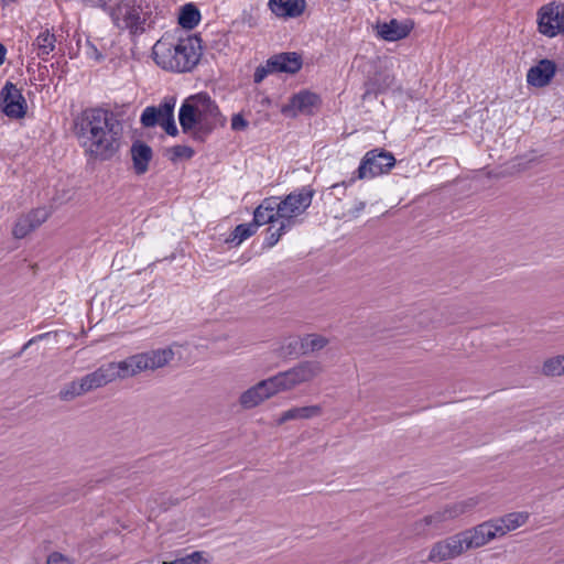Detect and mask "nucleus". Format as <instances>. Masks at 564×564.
<instances>
[{
    "instance_id": "nucleus-1",
    "label": "nucleus",
    "mask_w": 564,
    "mask_h": 564,
    "mask_svg": "<svg viewBox=\"0 0 564 564\" xmlns=\"http://www.w3.org/2000/svg\"><path fill=\"white\" fill-rule=\"evenodd\" d=\"M182 131L204 141L215 129L224 127L226 118L207 93L186 98L178 110Z\"/></svg>"
},
{
    "instance_id": "nucleus-2",
    "label": "nucleus",
    "mask_w": 564,
    "mask_h": 564,
    "mask_svg": "<svg viewBox=\"0 0 564 564\" xmlns=\"http://www.w3.org/2000/svg\"><path fill=\"white\" fill-rule=\"evenodd\" d=\"M152 54L154 62L163 69L191 72L202 56V40L197 35H189L174 43L163 36L154 44Z\"/></svg>"
},
{
    "instance_id": "nucleus-3",
    "label": "nucleus",
    "mask_w": 564,
    "mask_h": 564,
    "mask_svg": "<svg viewBox=\"0 0 564 564\" xmlns=\"http://www.w3.org/2000/svg\"><path fill=\"white\" fill-rule=\"evenodd\" d=\"M162 13L160 11L154 15L148 6L143 8L137 0H118L113 8L108 10L113 25L121 31H128L133 37L154 28L158 14Z\"/></svg>"
},
{
    "instance_id": "nucleus-4",
    "label": "nucleus",
    "mask_w": 564,
    "mask_h": 564,
    "mask_svg": "<svg viewBox=\"0 0 564 564\" xmlns=\"http://www.w3.org/2000/svg\"><path fill=\"white\" fill-rule=\"evenodd\" d=\"M104 107L85 109L75 120V131L79 138L93 141H121V126L111 123Z\"/></svg>"
},
{
    "instance_id": "nucleus-5",
    "label": "nucleus",
    "mask_w": 564,
    "mask_h": 564,
    "mask_svg": "<svg viewBox=\"0 0 564 564\" xmlns=\"http://www.w3.org/2000/svg\"><path fill=\"white\" fill-rule=\"evenodd\" d=\"M395 162L391 152L382 148L372 149L364 155L352 176L348 181L334 184L333 188L352 184L356 180H370L387 174L395 165Z\"/></svg>"
},
{
    "instance_id": "nucleus-6",
    "label": "nucleus",
    "mask_w": 564,
    "mask_h": 564,
    "mask_svg": "<svg viewBox=\"0 0 564 564\" xmlns=\"http://www.w3.org/2000/svg\"><path fill=\"white\" fill-rule=\"evenodd\" d=\"M176 98L166 96L159 106H148L143 109L140 122L144 128L162 127L165 133L172 138L177 137L178 130L174 120Z\"/></svg>"
},
{
    "instance_id": "nucleus-7",
    "label": "nucleus",
    "mask_w": 564,
    "mask_h": 564,
    "mask_svg": "<svg viewBox=\"0 0 564 564\" xmlns=\"http://www.w3.org/2000/svg\"><path fill=\"white\" fill-rule=\"evenodd\" d=\"M174 355L171 347H164L129 356L122 361L129 378L145 370L163 368L174 359Z\"/></svg>"
},
{
    "instance_id": "nucleus-8",
    "label": "nucleus",
    "mask_w": 564,
    "mask_h": 564,
    "mask_svg": "<svg viewBox=\"0 0 564 564\" xmlns=\"http://www.w3.org/2000/svg\"><path fill=\"white\" fill-rule=\"evenodd\" d=\"M314 195L315 189L307 185L291 192L283 199L276 197L281 220L291 221L293 227L296 217L311 206Z\"/></svg>"
},
{
    "instance_id": "nucleus-9",
    "label": "nucleus",
    "mask_w": 564,
    "mask_h": 564,
    "mask_svg": "<svg viewBox=\"0 0 564 564\" xmlns=\"http://www.w3.org/2000/svg\"><path fill=\"white\" fill-rule=\"evenodd\" d=\"M118 378H128V372L126 371V366L123 365L122 360L118 362L112 361L101 365L98 369L90 373H87L80 379L87 392H90L93 390L107 386L108 383L115 381Z\"/></svg>"
},
{
    "instance_id": "nucleus-10",
    "label": "nucleus",
    "mask_w": 564,
    "mask_h": 564,
    "mask_svg": "<svg viewBox=\"0 0 564 564\" xmlns=\"http://www.w3.org/2000/svg\"><path fill=\"white\" fill-rule=\"evenodd\" d=\"M478 503V497H470L462 501L448 503L432 514L425 516L422 520H420V523H423L424 525H432L434 528H441L445 522L454 520L459 516L471 511Z\"/></svg>"
},
{
    "instance_id": "nucleus-11",
    "label": "nucleus",
    "mask_w": 564,
    "mask_h": 564,
    "mask_svg": "<svg viewBox=\"0 0 564 564\" xmlns=\"http://www.w3.org/2000/svg\"><path fill=\"white\" fill-rule=\"evenodd\" d=\"M538 28L540 33L549 37L564 33V8L551 2L543 6L538 13Z\"/></svg>"
},
{
    "instance_id": "nucleus-12",
    "label": "nucleus",
    "mask_w": 564,
    "mask_h": 564,
    "mask_svg": "<svg viewBox=\"0 0 564 564\" xmlns=\"http://www.w3.org/2000/svg\"><path fill=\"white\" fill-rule=\"evenodd\" d=\"M0 108L10 118H22L26 113V101L20 89L7 82L0 91Z\"/></svg>"
},
{
    "instance_id": "nucleus-13",
    "label": "nucleus",
    "mask_w": 564,
    "mask_h": 564,
    "mask_svg": "<svg viewBox=\"0 0 564 564\" xmlns=\"http://www.w3.org/2000/svg\"><path fill=\"white\" fill-rule=\"evenodd\" d=\"M321 97L310 90H301L293 95L286 105L282 107V113L295 117L297 113L313 115L321 106Z\"/></svg>"
},
{
    "instance_id": "nucleus-14",
    "label": "nucleus",
    "mask_w": 564,
    "mask_h": 564,
    "mask_svg": "<svg viewBox=\"0 0 564 564\" xmlns=\"http://www.w3.org/2000/svg\"><path fill=\"white\" fill-rule=\"evenodd\" d=\"M462 539L458 533L434 543L430 550L427 560L430 562H443L455 558L465 552Z\"/></svg>"
},
{
    "instance_id": "nucleus-15",
    "label": "nucleus",
    "mask_w": 564,
    "mask_h": 564,
    "mask_svg": "<svg viewBox=\"0 0 564 564\" xmlns=\"http://www.w3.org/2000/svg\"><path fill=\"white\" fill-rule=\"evenodd\" d=\"M51 213L46 207L32 209L30 213L22 215L14 224L12 235L17 239L25 238L30 232L39 228L47 220Z\"/></svg>"
},
{
    "instance_id": "nucleus-16",
    "label": "nucleus",
    "mask_w": 564,
    "mask_h": 564,
    "mask_svg": "<svg viewBox=\"0 0 564 564\" xmlns=\"http://www.w3.org/2000/svg\"><path fill=\"white\" fill-rule=\"evenodd\" d=\"M130 108L129 104H113L111 108L107 109V115H109L111 123L118 122L121 126V139L131 132L130 138L132 141H140L137 138V130H132L134 112L130 113Z\"/></svg>"
},
{
    "instance_id": "nucleus-17",
    "label": "nucleus",
    "mask_w": 564,
    "mask_h": 564,
    "mask_svg": "<svg viewBox=\"0 0 564 564\" xmlns=\"http://www.w3.org/2000/svg\"><path fill=\"white\" fill-rule=\"evenodd\" d=\"M268 59L273 73L296 74L303 65L302 55L297 52L279 53Z\"/></svg>"
},
{
    "instance_id": "nucleus-18",
    "label": "nucleus",
    "mask_w": 564,
    "mask_h": 564,
    "mask_svg": "<svg viewBox=\"0 0 564 564\" xmlns=\"http://www.w3.org/2000/svg\"><path fill=\"white\" fill-rule=\"evenodd\" d=\"M488 528H490L489 523L484 521L473 528L458 532L465 550L478 549L490 542L491 534Z\"/></svg>"
},
{
    "instance_id": "nucleus-19",
    "label": "nucleus",
    "mask_w": 564,
    "mask_h": 564,
    "mask_svg": "<svg viewBox=\"0 0 564 564\" xmlns=\"http://www.w3.org/2000/svg\"><path fill=\"white\" fill-rule=\"evenodd\" d=\"M556 72V64L547 58L541 59L527 74V82L533 87H544L551 83Z\"/></svg>"
},
{
    "instance_id": "nucleus-20",
    "label": "nucleus",
    "mask_w": 564,
    "mask_h": 564,
    "mask_svg": "<svg viewBox=\"0 0 564 564\" xmlns=\"http://www.w3.org/2000/svg\"><path fill=\"white\" fill-rule=\"evenodd\" d=\"M412 29V24L408 21L401 22L397 19H391L388 22H378L376 24L377 35L389 42H394L406 37Z\"/></svg>"
},
{
    "instance_id": "nucleus-21",
    "label": "nucleus",
    "mask_w": 564,
    "mask_h": 564,
    "mask_svg": "<svg viewBox=\"0 0 564 564\" xmlns=\"http://www.w3.org/2000/svg\"><path fill=\"white\" fill-rule=\"evenodd\" d=\"M394 83V76L388 70H377L366 83L362 100L376 97L389 90Z\"/></svg>"
},
{
    "instance_id": "nucleus-22",
    "label": "nucleus",
    "mask_w": 564,
    "mask_h": 564,
    "mask_svg": "<svg viewBox=\"0 0 564 564\" xmlns=\"http://www.w3.org/2000/svg\"><path fill=\"white\" fill-rule=\"evenodd\" d=\"M280 218V212L276 203V197L271 196L264 198L261 204L254 209L252 223L257 229L267 224H273Z\"/></svg>"
},
{
    "instance_id": "nucleus-23",
    "label": "nucleus",
    "mask_w": 564,
    "mask_h": 564,
    "mask_svg": "<svg viewBox=\"0 0 564 564\" xmlns=\"http://www.w3.org/2000/svg\"><path fill=\"white\" fill-rule=\"evenodd\" d=\"M268 7L278 18H297L306 8L305 0H269Z\"/></svg>"
},
{
    "instance_id": "nucleus-24",
    "label": "nucleus",
    "mask_w": 564,
    "mask_h": 564,
    "mask_svg": "<svg viewBox=\"0 0 564 564\" xmlns=\"http://www.w3.org/2000/svg\"><path fill=\"white\" fill-rule=\"evenodd\" d=\"M288 371L295 387L300 383L311 381L318 376L322 372V365L319 361L306 360L297 364Z\"/></svg>"
},
{
    "instance_id": "nucleus-25",
    "label": "nucleus",
    "mask_w": 564,
    "mask_h": 564,
    "mask_svg": "<svg viewBox=\"0 0 564 564\" xmlns=\"http://www.w3.org/2000/svg\"><path fill=\"white\" fill-rule=\"evenodd\" d=\"M131 160L133 172L137 175H143L149 170V164L153 159V151L148 143H132Z\"/></svg>"
},
{
    "instance_id": "nucleus-26",
    "label": "nucleus",
    "mask_w": 564,
    "mask_h": 564,
    "mask_svg": "<svg viewBox=\"0 0 564 564\" xmlns=\"http://www.w3.org/2000/svg\"><path fill=\"white\" fill-rule=\"evenodd\" d=\"M120 143H83L88 164L110 160L119 150Z\"/></svg>"
},
{
    "instance_id": "nucleus-27",
    "label": "nucleus",
    "mask_w": 564,
    "mask_h": 564,
    "mask_svg": "<svg viewBox=\"0 0 564 564\" xmlns=\"http://www.w3.org/2000/svg\"><path fill=\"white\" fill-rule=\"evenodd\" d=\"M270 398L262 380L241 393L239 402L245 409H252Z\"/></svg>"
},
{
    "instance_id": "nucleus-28",
    "label": "nucleus",
    "mask_w": 564,
    "mask_h": 564,
    "mask_svg": "<svg viewBox=\"0 0 564 564\" xmlns=\"http://www.w3.org/2000/svg\"><path fill=\"white\" fill-rule=\"evenodd\" d=\"M322 406L318 404L295 406L284 411L278 420L279 424H283L291 420H307L321 415Z\"/></svg>"
},
{
    "instance_id": "nucleus-29",
    "label": "nucleus",
    "mask_w": 564,
    "mask_h": 564,
    "mask_svg": "<svg viewBox=\"0 0 564 564\" xmlns=\"http://www.w3.org/2000/svg\"><path fill=\"white\" fill-rule=\"evenodd\" d=\"M262 382H264V387L270 393V397L281 391H286L294 388V384L288 370L279 372L275 376H272L268 379H264L262 380Z\"/></svg>"
},
{
    "instance_id": "nucleus-30",
    "label": "nucleus",
    "mask_w": 564,
    "mask_h": 564,
    "mask_svg": "<svg viewBox=\"0 0 564 564\" xmlns=\"http://www.w3.org/2000/svg\"><path fill=\"white\" fill-rule=\"evenodd\" d=\"M200 21V12L194 3H186L181 8L178 24L186 30H193Z\"/></svg>"
},
{
    "instance_id": "nucleus-31",
    "label": "nucleus",
    "mask_w": 564,
    "mask_h": 564,
    "mask_svg": "<svg viewBox=\"0 0 564 564\" xmlns=\"http://www.w3.org/2000/svg\"><path fill=\"white\" fill-rule=\"evenodd\" d=\"M55 43V34L45 29L36 36L33 45L37 47V56L45 61L46 56L54 51Z\"/></svg>"
},
{
    "instance_id": "nucleus-32",
    "label": "nucleus",
    "mask_w": 564,
    "mask_h": 564,
    "mask_svg": "<svg viewBox=\"0 0 564 564\" xmlns=\"http://www.w3.org/2000/svg\"><path fill=\"white\" fill-rule=\"evenodd\" d=\"M257 227L253 223L248 224H239L232 230L230 236L226 239L227 243H235V246H239L242 241L253 236L257 232Z\"/></svg>"
},
{
    "instance_id": "nucleus-33",
    "label": "nucleus",
    "mask_w": 564,
    "mask_h": 564,
    "mask_svg": "<svg viewBox=\"0 0 564 564\" xmlns=\"http://www.w3.org/2000/svg\"><path fill=\"white\" fill-rule=\"evenodd\" d=\"M530 514L524 511L510 512L499 518V522L505 523V528L513 531L525 524Z\"/></svg>"
},
{
    "instance_id": "nucleus-34",
    "label": "nucleus",
    "mask_w": 564,
    "mask_h": 564,
    "mask_svg": "<svg viewBox=\"0 0 564 564\" xmlns=\"http://www.w3.org/2000/svg\"><path fill=\"white\" fill-rule=\"evenodd\" d=\"M291 228V221L289 220H281L280 226L275 230H273L272 227H269L267 229V236L263 241V248L270 249L275 246L280 238Z\"/></svg>"
},
{
    "instance_id": "nucleus-35",
    "label": "nucleus",
    "mask_w": 564,
    "mask_h": 564,
    "mask_svg": "<svg viewBox=\"0 0 564 564\" xmlns=\"http://www.w3.org/2000/svg\"><path fill=\"white\" fill-rule=\"evenodd\" d=\"M87 393V390L82 381V379L74 380L66 384L58 392V397L63 401H70L76 397Z\"/></svg>"
},
{
    "instance_id": "nucleus-36",
    "label": "nucleus",
    "mask_w": 564,
    "mask_h": 564,
    "mask_svg": "<svg viewBox=\"0 0 564 564\" xmlns=\"http://www.w3.org/2000/svg\"><path fill=\"white\" fill-rule=\"evenodd\" d=\"M166 152L173 163L191 160L195 154V150L185 144H175L169 148Z\"/></svg>"
},
{
    "instance_id": "nucleus-37",
    "label": "nucleus",
    "mask_w": 564,
    "mask_h": 564,
    "mask_svg": "<svg viewBox=\"0 0 564 564\" xmlns=\"http://www.w3.org/2000/svg\"><path fill=\"white\" fill-rule=\"evenodd\" d=\"M536 159V155H533L532 153L516 156L508 162L507 171L510 173L525 171L531 167V164L535 162Z\"/></svg>"
},
{
    "instance_id": "nucleus-38",
    "label": "nucleus",
    "mask_w": 564,
    "mask_h": 564,
    "mask_svg": "<svg viewBox=\"0 0 564 564\" xmlns=\"http://www.w3.org/2000/svg\"><path fill=\"white\" fill-rule=\"evenodd\" d=\"M543 373L546 376L564 375V355L550 358L546 361H544Z\"/></svg>"
},
{
    "instance_id": "nucleus-39",
    "label": "nucleus",
    "mask_w": 564,
    "mask_h": 564,
    "mask_svg": "<svg viewBox=\"0 0 564 564\" xmlns=\"http://www.w3.org/2000/svg\"><path fill=\"white\" fill-rule=\"evenodd\" d=\"M281 355L283 356H302L303 355V344H301L300 337H290L285 343L281 346Z\"/></svg>"
},
{
    "instance_id": "nucleus-40",
    "label": "nucleus",
    "mask_w": 564,
    "mask_h": 564,
    "mask_svg": "<svg viewBox=\"0 0 564 564\" xmlns=\"http://www.w3.org/2000/svg\"><path fill=\"white\" fill-rule=\"evenodd\" d=\"M163 564H209V561L204 556V552L194 551L173 561L163 562Z\"/></svg>"
},
{
    "instance_id": "nucleus-41",
    "label": "nucleus",
    "mask_w": 564,
    "mask_h": 564,
    "mask_svg": "<svg viewBox=\"0 0 564 564\" xmlns=\"http://www.w3.org/2000/svg\"><path fill=\"white\" fill-rule=\"evenodd\" d=\"M486 522L489 523V525H490V528H488V530L491 534L490 535L491 541L497 538H501V536L506 535L508 532H510L509 530H507L505 528V523L499 522V518L490 519Z\"/></svg>"
},
{
    "instance_id": "nucleus-42",
    "label": "nucleus",
    "mask_w": 564,
    "mask_h": 564,
    "mask_svg": "<svg viewBox=\"0 0 564 564\" xmlns=\"http://www.w3.org/2000/svg\"><path fill=\"white\" fill-rule=\"evenodd\" d=\"M269 74H274L273 69L269 66V59H267L264 65H260L256 68L253 74V82L256 84L261 83Z\"/></svg>"
},
{
    "instance_id": "nucleus-43",
    "label": "nucleus",
    "mask_w": 564,
    "mask_h": 564,
    "mask_svg": "<svg viewBox=\"0 0 564 564\" xmlns=\"http://www.w3.org/2000/svg\"><path fill=\"white\" fill-rule=\"evenodd\" d=\"M308 340H310V348H311L312 352L323 349L328 344L327 338H325L324 336H321V335H316V334H310Z\"/></svg>"
},
{
    "instance_id": "nucleus-44",
    "label": "nucleus",
    "mask_w": 564,
    "mask_h": 564,
    "mask_svg": "<svg viewBox=\"0 0 564 564\" xmlns=\"http://www.w3.org/2000/svg\"><path fill=\"white\" fill-rule=\"evenodd\" d=\"M47 564H73V562L63 554L54 552L48 556Z\"/></svg>"
},
{
    "instance_id": "nucleus-45",
    "label": "nucleus",
    "mask_w": 564,
    "mask_h": 564,
    "mask_svg": "<svg viewBox=\"0 0 564 564\" xmlns=\"http://www.w3.org/2000/svg\"><path fill=\"white\" fill-rule=\"evenodd\" d=\"M248 126V121L240 115H234L231 118L232 130H242Z\"/></svg>"
},
{
    "instance_id": "nucleus-46",
    "label": "nucleus",
    "mask_w": 564,
    "mask_h": 564,
    "mask_svg": "<svg viewBox=\"0 0 564 564\" xmlns=\"http://www.w3.org/2000/svg\"><path fill=\"white\" fill-rule=\"evenodd\" d=\"M47 335H48V334H40V335H37V336H35V337L31 338L28 343H25V344L22 346L21 351H20L18 355H19V356H20V355H22V352H23L24 350L29 349V347H30L33 343H35V341H37V340H41V339L45 338Z\"/></svg>"
},
{
    "instance_id": "nucleus-47",
    "label": "nucleus",
    "mask_w": 564,
    "mask_h": 564,
    "mask_svg": "<svg viewBox=\"0 0 564 564\" xmlns=\"http://www.w3.org/2000/svg\"><path fill=\"white\" fill-rule=\"evenodd\" d=\"M88 47H89V51L87 52V54L89 56L94 57L97 61H100L102 58V55L99 53V51L97 50V47L94 44L88 43Z\"/></svg>"
},
{
    "instance_id": "nucleus-48",
    "label": "nucleus",
    "mask_w": 564,
    "mask_h": 564,
    "mask_svg": "<svg viewBox=\"0 0 564 564\" xmlns=\"http://www.w3.org/2000/svg\"><path fill=\"white\" fill-rule=\"evenodd\" d=\"M308 339H310V335H306L305 337L300 338L301 344H303V355L312 352L311 348H310V340Z\"/></svg>"
},
{
    "instance_id": "nucleus-49",
    "label": "nucleus",
    "mask_w": 564,
    "mask_h": 564,
    "mask_svg": "<svg viewBox=\"0 0 564 564\" xmlns=\"http://www.w3.org/2000/svg\"><path fill=\"white\" fill-rule=\"evenodd\" d=\"M366 207V204L364 202H359L358 205L355 207L354 210H351V215L356 217L361 210H364Z\"/></svg>"
},
{
    "instance_id": "nucleus-50",
    "label": "nucleus",
    "mask_w": 564,
    "mask_h": 564,
    "mask_svg": "<svg viewBox=\"0 0 564 564\" xmlns=\"http://www.w3.org/2000/svg\"><path fill=\"white\" fill-rule=\"evenodd\" d=\"M6 54H7L6 46L2 43H0V66L4 63Z\"/></svg>"
},
{
    "instance_id": "nucleus-51",
    "label": "nucleus",
    "mask_w": 564,
    "mask_h": 564,
    "mask_svg": "<svg viewBox=\"0 0 564 564\" xmlns=\"http://www.w3.org/2000/svg\"><path fill=\"white\" fill-rule=\"evenodd\" d=\"M350 184H347L346 186H340L338 188H333V186L330 187L333 191H337V193H340L341 195L345 194V189L347 188V186H349Z\"/></svg>"
},
{
    "instance_id": "nucleus-52",
    "label": "nucleus",
    "mask_w": 564,
    "mask_h": 564,
    "mask_svg": "<svg viewBox=\"0 0 564 564\" xmlns=\"http://www.w3.org/2000/svg\"><path fill=\"white\" fill-rule=\"evenodd\" d=\"M101 8L104 9V11H106L108 13L109 8H113V6H108L106 2H104L101 4Z\"/></svg>"
}]
</instances>
